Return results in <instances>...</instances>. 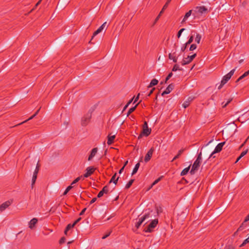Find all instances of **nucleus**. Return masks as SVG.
Segmentation results:
<instances>
[{"mask_svg":"<svg viewBox=\"0 0 249 249\" xmlns=\"http://www.w3.org/2000/svg\"><path fill=\"white\" fill-rule=\"evenodd\" d=\"M209 10L205 6H196L193 10L194 19H200L204 18Z\"/></svg>","mask_w":249,"mask_h":249,"instance_id":"f257e3e1","label":"nucleus"},{"mask_svg":"<svg viewBox=\"0 0 249 249\" xmlns=\"http://www.w3.org/2000/svg\"><path fill=\"white\" fill-rule=\"evenodd\" d=\"M202 153L200 152L196 159V160L194 162L192 169L190 172L191 175H194L195 173L198 170L199 167H200L201 162L202 161Z\"/></svg>","mask_w":249,"mask_h":249,"instance_id":"f03ea898","label":"nucleus"},{"mask_svg":"<svg viewBox=\"0 0 249 249\" xmlns=\"http://www.w3.org/2000/svg\"><path fill=\"white\" fill-rule=\"evenodd\" d=\"M91 117V112L89 111L81 119V124L82 126H86L90 121Z\"/></svg>","mask_w":249,"mask_h":249,"instance_id":"7ed1b4c3","label":"nucleus"},{"mask_svg":"<svg viewBox=\"0 0 249 249\" xmlns=\"http://www.w3.org/2000/svg\"><path fill=\"white\" fill-rule=\"evenodd\" d=\"M158 223V219L152 220L148 226L144 229V231L146 232H151L152 231V229L155 228Z\"/></svg>","mask_w":249,"mask_h":249,"instance_id":"20e7f679","label":"nucleus"},{"mask_svg":"<svg viewBox=\"0 0 249 249\" xmlns=\"http://www.w3.org/2000/svg\"><path fill=\"white\" fill-rule=\"evenodd\" d=\"M236 68L237 67L235 68L234 69L231 70L228 74L224 76L222 80H221V81H222V84H225L231 79V77L234 74Z\"/></svg>","mask_w":249,"mask_h":249,"instance_id":"39448f33","label":"nucleus"},{"mask_svg":"<svg viewBox=\"0 0 249 249\" xmlns=\"http://www.w3.org/2000/svg\"><path fill=\"white\" fill-rule=\"evenodd\" d=\"M225 142H220L219 144H218L217 145V146H216V147L215 148L214 151H213L211 153V154L210 155L208 159L211 158L213 156V155L214 154L220 152L222 149L223 146L225 144Z\"/></svg>","mask_w":249,"mask_h":249,"instance_id":"423d86ee","label":"nucleus"},{"mask_svg":"<svg viewBox=\"0 0 249 249\" xmlns=\"http://www.w3.org/2000/svg\"><path fill=\"white\" fill-rule=\"evenodd\" d=\"M196 53H194L192 55L188 56L187 57L184 58L181 62L182 65L184 66L190 63L196 57Z\"/></svg>","mask_w":249,"mask_h":249,"instance_id":"0eeeda50","label":"nucleus"},{"mask_svg":"<svg viewBox=\"0 0 249 249\" xmlns=\"http://www.w3.org/2000/svg\"><path fill=\"white\" fill-rule=\"evenodd\" d=\"M151 132V128L148 127L147 123L146 121L144 122L143 124L142 134L145 136H148L150 135Z\"/></svg>","mask_w":249,"mask_h":249,"instance_id":"6e6552de","label":"nucleus"},{"mask_svg":"<svg viewBox=\"0 0 249 249\" xmlns=\"http://www.w3.org/2000/svg\"><path fill=\"white\" fill-rule=\"evenodd\" d=\"M150 217V213H146L145 215H144L142 217L139 218V221L137 222L135 224V227L137 229H138L140 226L142 224V223L144 221V220Z\"/></svg>","mask_w":249,"mask_h":249,"instance_id":"1a4fd4ad","label":"nucleus"},{"mask_svg":"<svg viewBox=\"0 0 249 249\" xmlns=\"http://www.w3.org/2000/svg\"><path fill=\"white\" fill-rule=\"evenodd\" d=\"M96 168L93 167H88L86 169V173L84 175V178H88L95 171Z\"/></svg>","mask_w":249,"mask_h":249,"instance_id":"9d476101","label":"nucleus"},{"mask_svg":"<svg viewBox=\"0 0 249 249\" xmlns=\"http://www.w3.org/2000/svg\"><path fill=\"white\" fill-rule=\"evenodd\" d=\"M154 150V148L153 147H152L148 151V152L146 154V155L145 156V158H144V161L145 162H148V161L150 160L151 159V157L152 156Z\"/></svg>","mask_w":249,"mask_h":249,"instance_id":"9b49d317","label":"nucleus"},{"mask_svg":"<svg viewBox=\"0 0 249 249\" xmlns=\"http://www.w3.org/2000/svg\"><path fill=\"white\" fill-rule=\"evenodd\" d=\"M12 201H7L3 203L0 205V212L4 211L7 207H8L12 203Z\"/></svg>","mask_w":249,"mask_h":249,"instance_id":"f8f14e48","label":"nucleus"},{"mask_svg":"<svg viewBox=\"0 0 249 249\" xmlns=\"http://www.w3.org/2000/svg\"><path fill=\"white\" fill-rule=\"evenodd\" d=\"M109 192L108 186L106 185L103 187L102 190L99 192L97 195V197L100 198L102 197L104 194H107Z\"/></svg>","mask_w":249,"mask_h":249,"instance_id":"ddd939ff","label":"nucleus"},{"mask_svg":"<svg viewBox=\"0 0 249 249\" xmlns=\"http://www.w3.org/2000/svg\"><path fill=\"white\" fill-rule=\"evenodd\" d=\"M171 1V0H167V2L165 4V5L163 6L161 11L160 12V13L159 14V15L156 18L155 22H154V23H155L159 20L160 15L163 12L164 10L167 7L169 3Z\"/></svg>","mask_w":249,"mask_h":249,"instance_id":"4468645a","label":"nucleus"},{"mask_svg":"<svg viewBox=\"0 0 249 249\" xmlns=\"http://www.w3.org/2000/svg\"><path fill=\"white\" fill-rule=\"evenodd\" d=\"M174 85L173 84H170L165 90L161 93L162 96H164L165 94L169 93L174 89Z\"/></svg>","mask_w":249,"mask_h":249,"instance_id":"2eb2a0df","label":"nucleus"},{"mask_svg":"<svg viewBox=\"0 0 249 249\" xmlns=\"http://www.w3.org/2000/svg\"><path fill=\"white\" fill-rule=\"evenodd\" d=\"M106 24L107 22H104L96 31L94 32L92 38L103 31V30L105 28Z\"/></svg>","mask_w":249,"mask_h":249,"instance_id":"dca6fc26","label":"nucleus"},{"mask_svg":"<svg viewBox=\"0 0 249 249\" xmlns=\"http://www.w3.org/2000/svg\"><path fill=\"white\" fill-rule=\"evenodd\" d=\"M98 151V148L97 147L93 148L88 158V160H91L95 156Z\"/></svg>","mask_w":249,"mask_h":249,"instance_id":"f3484780","label":"nucleus"},{"mask_svg":"<svg viewBox=\"0 0 249 249\" xmlns=\"http://www.w3.org/2000/svg\"><path fill=\"white\" fill-rule=\"evenodd\" d=\"M37 221H38V220L37 218H33L29 222V227L31 229H33L35 228V225L36 224Z\"/></svg>","mask_w":249,"mask_h":249,"instance_id":"a211bd4d","label":"nucleus"},{"mask_svg":"<svg viewBox=\"0 0 249 249\" xmlns=\"http://www.w3.org/2000/svg\"><path fill=\"white\" fill-rule=\"evenodd\" d=\"M193 12V10H189L188 12L186 13L182 21H181V23H183L185 22V21L187 20V19L192 14V12Z\"/></svg>","mask_w":249,"mask_h":249,"instance_id":"6ab92c4d","label":"nucleus"},{"mask_svg":"<svg viewBox=\"0 0 249 249\" xmlns=\"http://www.w3.org/2000/svg\"><path fill=\"white\" fill-rule=\"evenodd\" d=\"M115 138V135L110 136V135H109L107 137V143L108 145L111 144L113 143Z\"/></svg>","mask_w":249,"mask_h":249,"instance_id":"aec40b11","label":"nucleus"},{"mask_svg":"<svg viewBox=\"0 0 249 249\" xmlns=\"http://www.w3.org/2000/svg\"><path fill=\"white\" fill-rule=\"evenodd\" d=\"M193 100V98H191V97H189L188 99V101H185L183 104H182V106L184 107V108H186L187 107H188L189 105H190V102Z\"/></svg>","mask_w":249,"mask_h":249,"instance_id":"412c9836","label":"nucleus"},{"mask_svg":"<svg viewBox=\"0 0 249 249\" xmlns=\"http://www.w3.org/2000/svg\"><path fill=\"white\" fill-rule=\"evenodd\" d=\"M248 75H249V70L246 71L243 74H242L241 76H240L238 79L237 80H236V82H238V81H239L240 80H242V79H243L244 78H245V77H246L247 76H248Z\"/></svg>","mask_w":249,"mask_h":249,"instance_id":"4be33fe9","label":"nucleus"},{"mask_svg":"<svg viewBox=\"0 0 249 249\" xmlns=\"http://www.w3.org/2000/svg\"><path fill=\"white\" fill-rule=\"evenodd\" d=\"M158 83V80L156 79H153L151 80L149 85L148 86V88H151L154 86L157 85Z\"/></svg>","mask_w":249,"mask_h":249,"instance_id":"5701e85b","label":"nucleus"},{"mask_svg":"<svg viewBox=\"0 0 249 249\" xmlns=\"http://www.w3.org/2000/svg\"><path fill=\"white\" fill-rule=\"evenodd\" d=\"M116 173H115L111 178L109 183L113 182L115 184H116L119 179V177L116 178Z\"/></svg>","mask_w":249,"mask_h":249,"instance_id":"b1692460","label":"nucleus"},{"mask_svg":"<svg viewBox=\"0 0 249 249\" xmlns=\"http://www.w3.org/2000/svg\"><path fill=\"white\" fill-rule=\"evenodd\" d=\"M191 165H189L188 167L184 169L181 172L180 175L183 176L186 175L189 172Z\"/></svg>","mask_w":249,"mask_h":249,"instance_id":"393cba45","label":"nucleus"},{"mask_svg":"<svg viewBox=\"0 0 249 249\" xmlns=\"http://www.w3.org/2000/svg\"><path fill=\"white\" fill-rule=\"evenodd\" d=\"M169 58L171 60H173V61L174 62H176L177 61V58H176V57L175 56V53H170L169 54Z\"/></svg>","mask_w":249,"mask_h":249,"instance_id":"a878e982","label":"nucleus"},{"mask_svg":"<svg viewBox=\"0 0 249 249\" xmlns=\"http://www.w3.org/2000/svg\"><path fill=\"white\" fill-rule=\"evenodd\" d=\"M140 163H137L136 165H135V167L134 168L133 170V171H132V175H133L134 174H135L137 171H138V170L140 167Z\"/></svg>","mask_w":249,"mask_h":249,"instance_id":"bb28decb","label":"nucleus"},{"mask_svg":"<svg viewBox=\"0 0 249 249\" xmlns=\"http://www.w3.org/2000/svg\"><path fill=\"white\" fill-rule=\"evenodd\" d=\"M75 225L73 224V223L72 224H69L67 225L65 230V231H64V233L66 235H67V232L68 231L70 230L71 228H73Z\"/></svg>","mask_w":249,"mask_h":249,"instance_id":"cd10ccee","label":"nucleus"},{"mask_svg":"<svg viewBox=\"0 0 249 249\" xmlns=\"http://www.w3.org/2000/svg\"><path fill=\"white\" fill-rule=\"evenodd\" d=\"M183 151H184V149H181V150H179L178 154L173 158L172 161H173L174 160L178 159L179 157V156L181 155V154L183 153Z\"/></svg>","mask_w":249,"mask_h":249,"instance_id":"c85d7f7f","label":"nucleus"},{"mask_svg":"<svg viewBox=\"0 0 249 249\" xmlns=\"http://www.w3.org/2000/svg\"><path fill=\"white\" fill-rule=\"evenodd\" d=\"M37 175L33 174V176L32 179V188H33L34 185L36 182V179L37 178Z\"/></svg>","mask_w":249,"mask_h":249,"instance_id":"c756f323","label":"nucleus"},{"mask_svg":"<svg viewBox=\"0 0 249 249\" xmlns=\"http://www.w3.org/2000/svg\"><path fill=\"white\" fill-rule=\"evenodd\" d=\"M36 116V114H34L33 115H32V116H31L28 119L15 125L14 126H18V125H21L23 124H24V123H26L27 122V121L30 120H32V119H33Z\"/></svg>","mask_w":249,"mask_h":249,"instance_id":"7c9ffc66","label":"nucleus"},{"mask_svg":"<svg viewBox=\"0 0 249 249\" xmlns=\"http://www.w3.org/2000/svg\"><path fill=\"white\" fill-rule=\"evenodd\" d=\"M134 181V179H130L129 182L126 184L125 185V189H128L130 187V186L132 185V183H133Z\"/></svg>","mask_w":249,"mask_h":249,"instance_id":"2f4dec72","label":"nucleus"},{"mask_svg":"<svg viewBox=\"0 0 249 249\" xmlns=\"http://www.w3.org/2000/svg\"><path fill=\"white\" fill-rule=\"evenodd\" d=\"M138 104H137L135 107L129 108L127 113V116H129L132 112H133L135 110Z\"/></svg>","mask_w":249,"mask_h":249,"instance_id":"473e14b6","label":"nucleus"},{"mask_svg":"<svg viewBox=\"0 0 249 249\" xmlns=\"http://www.w3.org/2000/svg\"><path fill=\"white\" fill-rule=\"evenodd\" d=\"M201 38V36L200 34H197L196 35V38H195L196 42L198 44H199L200 43Z\"/></svg>","mask_w":249,"mask_h":249,"instance_id":"72a5a7b5","label":"nucleus"},{"mask_svg":"<svg viewBox=\"0 0 249 249\" xmlns=\"http://www.w3.org/2000/svg\"><path fill=\"white\" fill-rule=\"evenodd\" d=\"M40 165L38 163V162H37L36 164V168L34 172V174L37 175L39 170Z\"/></svg>","mask_w":249,"mask_h":249,"instance_id":"f704fd0d","label":"nucleus"},{"mask_svg":"<svg viewBox=\"0 0 249 249\" xmlns=\"http://www.w3.org/2000/svg\"><path fill=\"white\" fill-rule=\"evenodd\" d=\"M178 70H179V71H181L182 69H179V66L177 64H176L174 66L173 69H172V71H176Z\"/></svg>","mask_w":249,"mask_h":249,"instance_id":"c9c22d12","label":"nucleus"},{"mask_svg":"<svg viewBox=\"0 0 249 249\" xmlns=\"http://www.w3.org/2000/svg\"><path fill=\"white\" fill-rule=\"evenodd\" d=\"M72 188V186L71 185L70 186H69L65 190V191H64V193H63V195H66L68 192L69 191L71 190V189Z\"/></svg>","mask_w":249,"mask_h":249,"instance_id":"e433bc0d","label":"nucleus"},{"mask_svg":"<svg viewBox=\"0 0 249 249\" xmlns=\"http://www.w3.org/2000/svg\"><path fill=\"white\" fill-rule=\"evenodd\" d=\"M232 98L229 99L226 103H225L224 102H223L222 103V107H225L232 101Z\"/></svg>","mask_w":249,"mask_h":249,"instance_id":"4c0bfd02","label":"nucleus"},{"mask_svg":"<svg viewBox=\"0 0 249 249\" xmlns=\"http://www.w3.org/2000/svg\"><path fill=\"white\" fill-rule=\"evenodd\" d=\"M161 178H162V177H160V178H159L158 179H157L156 180H155L153 182V183L152 184V185H151V187H150V188H152L154 185H155V184H156L158 182H159L160 180V179H161Z\"/></svg>","mask_w":249,"mask_h":249,"instance_id":"58836bf2","label":"nucleus"},{"mask_svg":"<svg viewBox=\"0 0 249 249\" xmlns=\"http://www.w3.org/2000/svg\"><path fill=\"white\" fill-rule=\"evenodd\" d=\"M193 36H192L190 37L189 40H188V41L185 43L186 44V46H187L189 44H190L193 41Z\"/></svg>","mask_w":249,"mask_h":249,"instance_id":"ea45409f","label":"nucleus"},{"mask_svg":"<svg viewBox=\"0 0 249 249\" xmlns=\"http://www.w3.org/2000/svg\"><path fill=\"white\" fill-rule=\"evenodd\" d=\"M82 177L81 176V177H79L78 178H77L76 179H75L71 183V185L72 186V185H73L74 184L77 183L80 179L81 178H82Z\"/></svg>","mask_w":249,"mask_h":249,"instance_id":"a19ab883","label":"nucleus"},{"mask_svg":"<svg viewBox=\"0 0 249 249\" xmlns=\"http://www.w3.org/2000/svg\"><path fill=\"white\" fill-rule=\"evenodd\" d=\"M249 242V237L247 238L246 239H245L243 243L240 245V247H242L244 246L245 245H246L247 243Z\"/></svg>","mask_w":249,"mask_h":249,"instance_id":"79ce46f5","label":"nucleus"},{"mask_svg":"<svg viewBox=\"0 0 249 249\" xmlns=\"http://www.w3.org/2000/svg\"><path fill=\"white\" fill-rule=\"evenodd\" d=\"M196 48V45L195 44H193L191 45L189 50L192 51Z\"/></svg>","mask_w":249,"mask_h":249,"instance_id":"37998d69","label":"nucleus"},{"mask_svg":"<svg viewBox=\"0 0 249 249\" xmlns=\"http://www.w3.org/2000/svg\"><path fill=\"white\" fill-rule=\"evenodd\" d=\"M248 149H247L246 150L243 151V152L241 153V154H240V156H239V158H241L242 157H243V156H244L245 155H246V154H247V152H248Z\"/></svg>","mask_w":249,"mask_h":249,"instance_id":"c03bdc74","label":"nucleus"},{"mask_svg":"<svg viewBox=\"0 0 249 249\" xmlns=\"http://www.w3.org/2000/svg\"><path fill=\"white\" fill-rule=\"evenodd\" d=\"M172 75H173L172 72L169 73L165 79V83L167 82V81L172 76Z\"/></svg>","mask_w":249,"mask_h":249,"instance_id":"a18cd8bd","label":"nucleus"},{"mask_svg":"<svg viewBox=\"0 0 249 249\" xmlns=\"http://www.w3.org/2000/svg\"><path fill=\"white\" fill-rule=\"evenodd\" d=\"M185 30V29L184 28H182L178 32V37L179 38L180 37L181 35V33H182L183 31H184Z\"/></svg>","mask_w":249,"mask_h":249,"instance_id":"49530a36","label":"nucleus"},{"mask_svg":"<svg viewBox=\"0 0 249 249\" xmlns=\"http://www.w3.org/2000/svg\"><path fill=\"white\" fill-rule=\"evenodd\" d=\"M65 240H66L65 238L64 237H62L59 241V243L60 244L64 243L65 242Z\"/></svg>","mask_w":249,"mask_h":249,"instance_id":"de8ad7c7","label":"nucleus"},{"mask_svg":"<svg viewBox=\"0 0 249 249\" xmlns=\"http://www.w3.org/2000/svg\"><path fill=\"white\" fill-rule=\"evenodd\" d=\"M110 233H111V232H110H110H108V233H107V234H106V235H104V236L102 237V238L103 239H106V238H107L108 236H109V235L110 234Z\"/></svg>","mask_w":249,"mask_h":249,"instance_id":"09e8293b","label":"nucleus"},{"mask_svg":"<svg viewBox=\"0 0 249 249\" xmlns=\"http://www.w3.org/2000/svg\"><path fill=\"white\" fill-rule=\"evenodd\" d=\"M155 88H154L152 89H151V90L150 91V92L148 94L147 96H150L151 95V94L153 93V92L155 90Z\"/></svg>","mask_w":249,"mask_h":249,"instance_id":"8fccbe9b","label":"nucleus"},{"mask_svg":"<svg viewBox=\"0 0 249 249\" xmlns=\"http://www.w3.org/2000/svg\"><path fill=\"white\" fill-rule=\"evenodd\" d=\"M97 200V198L96 197H94L92 199V200L90 201V204H92L93 203H94Z\"/></svg>","mask_w":249,"mask_h":249,"instance_id":"3c124183","label":"nucleus"},{"mask_svg":"<svg viewBox=\"0 0 249 249\" xmlns=\"http://www.w3.org/2000/svg\"><path fill=\"white\" fill-rule=\"evenodd\" d=\"M81 218L79 217L76 221H75V222L73 223V224L74 225H75L78 222H79L81 220Z\"/></svg>","mask_w":249,"mask_h":249,"instance_id":"603ef678","label":"nucleus"},{"mask_svg":"<svg viewBox=\"0 0 249 249\" xmlns=\"http://www.w3.org/2000/svg\"><path fill=\"white\" fill-rule=\"evenodd\" d=\"M243 229V225H241L239 228L238 229H237L236 232H238V231H242V230Z\"/></svg>","mask_w":249,"mask_h":249,"instance_id":"864d4df0","label":"nucleus"},{"mask_svg":"<svg viewBox=\"0 0 249 249\" xmlns=\"http://www.w3.org/2000/svg\"><path fill=\"white\" fill-rule=\"evenodd\" d=\"M86 210V208H84V209H83L82 210V211L80 212V215H83L84 213L85 212Z\"/></svg>","mask_w":249,"mask_h":249,"instance_id":"5fc2aeb1","label":"nucleus"},{"mask_svg":"<svg viewBox=\"0 0 249 249\" xmlns=\"http://www.w3.org/2000/svg\"><path fill=\"white\" fill-rule=\"evenodd\" d=\"M139 95H140V93H139L138 95H137V96L136 97V98L134 101V103H135L138 101V100L139 99Z\"/></svg>","mask_w":249,"mask_h":249,"instance_id":"6e6d98bb","label":"nucleus"},{"mask_svg":"<svg viewBox=\"0 0 249 249\" xmlns=\"http://www.w3.org/2000/svg\"><path fill=\"white\" fill-rule=\"evenodd\" d=\"M187 46H186V44H185V46H183V47L181 48V51H182V52H184V51L185 50V49H186V48Z\"/></svg>","mask_w":249,"mask_h":249,"instance_id":"4d7b16f0","label":"nucleus"},{"mask_svg":"<svg viewBox=\"0 0 249 249\" xmlns=\"http://www.w3.org/2000/svg\"><path fill=\"white\" fill-rule=\"evenodd\" d=\"M225 84H222V81H221V84L219 85V86L218 87V89H221V88Z\"/></svg>","mask_w":249,"mask_h":249,"instance_id":"13d9d810","label":"nucleus"},{"mask_svg":"<svg viewBox=\"0 0 249 249\" xmlns=\"http://www.w3.org/2000/svg\"><path fill=\"white\" fill-rule=\"evenodd\" d=\"M226 249H234V248L232 246H229Z\"/></svg>","mask_w":249,"mask_h":249,"instance_id":"bf43d9fd","label":"nucleus"},{"mask_svg":"<svg viewBox=\"0 0 249 249\" xmlns=\"http://www.w3.org/2000/svg\"><path fill=\"white\" fill-rule=\"evenodd\" d=\"M157 211L158 213H159L160 212H160H161V208L160 207L159 208H157Z\"/></svg>","mask_w":249,"mask_h":249,"instance_id":"052dcab7","label":"nucleus"},{"mask_svg":"<svg viewBox=\"0 0 249 249\" xmlns=\"http://www.w3.org/2000/svg\"><path fill=\"white\" fill-rule=\"evenodd\" d=\"M124 166H123L119 171V174H121L124 169Z\"/></svg>","mask_w":249,"mask_h":249,"instance_id":"680f3d73","label":"nucleus"},{"mask_svg":"<svg viewBox=\"0 0 249 249\" xmlns=\"http://www.w3.org/2000/svg\"><path fill=\"white\" fill-rule=\"evenodd\" d=\"M249 220V214L248 215V216L246 217L245 221H247Z\"/></svg>","mask_w":249,"mask_h":249,"instance_id":"e2e57ef3","label":"nucleus"},{"mask_svg":"<svg viewBox=\"0 0 249 249\" xmlns=\"http://www.w3.org/2000/svg\"><path fill=\"white\" fill-rule=\"evenodd\" d=\"M128 106H129V105H128V104H126V105L124 106V107L123 110H125V109H126V108L128 107Z\"/></svg>","mask_w":249,"mask_h":249,"instance_id":"0e129e2a","label":"nucleus"},{"mask_svg":"<svg viewBox=\"0 0 249 249\" xmlns=\"http://www.w3.org/2000/svg\"><path fill=\"white\" fill-rule=\"evenodd\" d=\"M40 110V108H39L36 112V113L34 114H36V116L38 114V113L39 112Z\"/></svg>","mask_w":249,"mask_h":249,"instance_id":"69168bd1","label":"nucleus"},{"mask_svg":"<svg viewBox=\"0 0 249 249\" xmlns=\"http://www.w3.org/2000/svg\"><path fill=\"white\" fill-rule=\"evenodd\" d=\"M132 100H133V99H132L131 100H130L128 103L127 104H128V105H129V104L132 102Z\"/></svg>","mask_w":249,"mask_h":249,"instance_id":"338daca9","label":"nucleus"},{"mask_svg":"<svg viewBox=\"0 0 249 249\" xmlns=\"http://www.w3.org/2000/svg\"><path fill=\"white\" fill-rule=\"evenodd\" d=\"M41 0H39V1H38V2L36 4V6H37L40 3Z\"/></svg>","mask_w":249,"mask_h":249,"instance_id":"774afa93","label":"nucleus"}]
</instances>
